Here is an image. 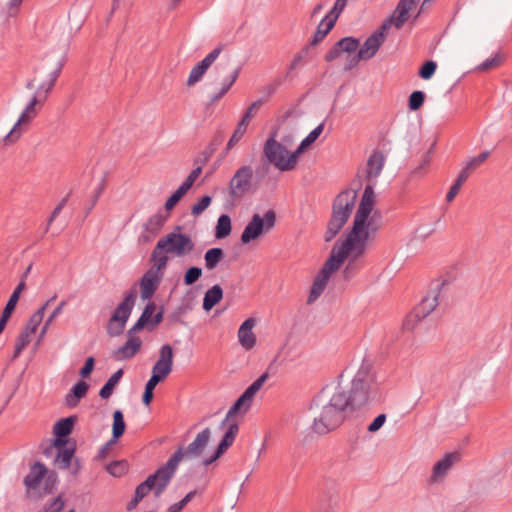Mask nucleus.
Returning a JSON list of instances; mask_svg holds the SVG:
<instances>
[{
  "label": "nucleus",
  "mask_w": 512,
  "mask_h": 512,
  "mask_svg": "<svg viewBox=\"0 0 512 512\" xmlns=\"http://www.w3.org/2000/svg\"><path fill=\"white\" fill-rule=\"evenodd\" d=\"M420 0H399L393 13L382 23L380 28L370 35L363 45L359 48L358 53L353 56L350 64L345 67V70L352 69L359 61L369 60L373 58L378 52L380 46L384 43L386 32L392 26L396 29H401L408 21L410 12H412Z\"/></svg>",
  "instance_id": "1"
},
{
  "label": "nucleus",
  "mask_w": 512,
  "mask_h": 512,
  "mask_svg": "<svg viewBox=\"0 0 512 512\" xmlns=\"http://www.w3.org/2000/svg\"><path fill=\"white\" fill-rule=\"evenodd\" d=\"M380 397L376 374L369 363L363 362L351 381L350 390H345L347 405L353 412L380 400Z\"/></svg>",
  "instance_id": "2"
},
{
  "label": "nucleus",
  "mask_w": 512,
  "mask_h": 512,
  "mask_svg": "<svg viewBox=\"0 0 512 512\" xmlns=\"http://www.w3.org/2000/svg\"><path fill=\"white\" fill-rule=\"evenodd\" d=\"M352 412L347 405L345 389L336 386L327 403L322 406L321 413L313 421L312 429L323 435L339 427L348 414Z\"/></svg>",
  "instance_id": "3"
},
{
  "label": "nucleus",
  "mask_w": 512,
  "mask_h": 512,
  "mask_svg": "<svg viewBox=\"0 0 512 512\" xmlns=\"http://www.w3.org/2000/svg\"><path fill=\"white\" fill-rule=\"evenodd\" d=\"M357 199V191L346 189L340 192L333 201L332 216L324 235L326 242L332 241L349 219Z\"/></svg>",
  "instance_id": "4"
},
{
  "label": "nucleus",
  "mask_w": 512,
  "mask_h": 512,
  "mask_svg": "<svg viewBox=\"0 0 512 512\" xmlns=\"http://www.w3.org/2000/svg\"><path fill=\"white\" fill-rule=\"evenodd\" d=\"M180 452L172 454L168 461L160 466L155 473L149 475L145 481L135 489V496L143 500L152 490L156 497H159L173 478L179 465Z\"/></svg>",
  "instance_id": "5"
},
{
  "label": "nucleus",
  "mask_w": 512,
  "mask_h": 512,
  "mask_svg": "<svg viewBox=\"0 0 512 512\" xmlns=\"http://www.w3.org/2000/svg\"><path fill=\"white\" fill-rule=\"evenodd\" d=\"M374 186L375 183L366 185L354 217L352 229L349 232L350 235L364 243H367L369 233L376 230V228H371V219L369 220V216L376 203Z\"/></svg>",
  "instance_id": "6"
},
{
  "label": "nucleus",
  "mask_w": 512,
  "mask_h": 512,
  "mask_svg": "<svg viewBox=\"0 0 512 512\" xmlns=\"http://www.w3.org/2000/svg\"><path fill=\"white\" fill-rule=\"evenodd\" d=\"M366 250V243L350 235L348 233L346 239L342 242H337L333 247L329 258L325 261L323 267L319 272L326 273L329 278L332 273L339 269L344 260L351 253L353 257H361Z\"/></svg>",
  "instance_id": "7"
},
{
  "label": "nucleus",
  "mask_w": 512,
  "mask_h": 512,
  "mask_svg": "<svg viewBox=\"0 0 512 512\" xmlns=\"http://www.w3.org/2000/svg\"><path fill=\"white\" fill-rule=\"evenodd\" d=\"M44 86L45 84L39 85L36 93L27 103L14 126L5 136L4 141L6 144H12L16 142L21 137L23 132L28 128L31 122L37 117L39 110L45 102V96L42 97V89Z\"/></svg>",
  "instance_id": "8"
},
{
  "label": "nucleus",
  "mask_w": 512,
  "mask_h": 512,
  "mask_svg": "<svg viewBox=\"0 0 512 512\" xmlns=\"http://www.w3.org/2000/svg\"><path fill=\"white\" fill-rule=\"evenodd\" d=\"M195 249V243L192 237L182 232L181 226H176L157 242V251L164 250L166 254L172 257L183 258L188 256Z\"/></svg>",
  "instance_id": "9"
},
{
  "label": "nucleus",
  "mask_w": 512,
  "mask_h": 512,
  "mask_svg": "<svg viewBox=\"0 0 512 512\" xmlns=\"http://www.w3.org/2000/svg\"><path fill=\"white\" fill-rule=\"evenodd\" d=\"M276 132L271 133L263 147V154L269 163L280 171H290L295 168V158H289L287 148L276 140Z\"/></svg>",
  "instance_id": "10"
},
{
  "label": "nucleus",
  "mask_w": 512,
  "mask_h": 512,
  "mask_svg": "<svg viewBox=\"0 0 512 512\" xmlns=\"http://www.w3.org/2000/svg\"><path fill=\"white\" fill-rule=\"evenodd\" d=\"M136 296L135 290L129 291L125 295L123 301L115 308L107 323L106 330L108 335L115 337L123 333L135 304Z\"/></svg>",
  "instance_id": "11"
},
{
  "label": "nucleus",
  "mask_w": 512,
  "mask_h": 512,
  "mask_svg": "<svg viewBox=\"0 0 512 512\" xmlns=\"http://www.w3.org/2000/svg\"><path fill=\"white\" fill-rule=\"evenodd\" d=\"M441 287L442 285L437 283L435 287L431 288V290L422 299V301L406 317V320L404 322L405 329H415L417 322L426 318L431 312L435 310V308L439 304Z\"/></svg>",
  "instance_id": "12"
},
{
  "label": "nucleus",
  "mask_w": 512,
  "mask_h": 512,
  "mask_svg": "<svg viewBox=\"0 0 512 512\" xmlns=\"http://www.w3.org/2000/svg\"><path fill=\"white\" fill-rule=\"evenodd\" d=\"M276 222V214L273 210L267 211L263 217L254 214L241 234V242L248 244L259 238L263 233L271 231Z\"/></svg>",
  "instance_id": "13"
},
{
  "label": "nucleus",
  "mask_w": 512,
  "mask_h": 512,
  "mask_svg": "<svg viewBox=\"0 0 512 512\" xmlns=\"http://www.w3.org/2000/svg\"><path fill=\"white\" fill-rule=\"evenodd\" d=\"M253 170L250 166L240 167L231 178L229 183V194L233 198H241L251 188Z\"/></svg>",
  "instance_id": "14"
},
{
  "label": "nucleus",
  "mask_w": 512,
  "mask_h": 512,
  "mask_svg": "<svg viewBox=\"0 0 512 512\" xmlns=\"http://www.w3.org/2000/svg\"><path fill=\"white\" fill-rule=\"evenodd\" d=\"M211 437V431L209 428H205L197 434L195 439L185 448H179L173 454L180 452L179 462L183 458L198 457L202 454L205 447L207 446Z\"/></svg>",
  "instance_id": "15"
},
{
  "label": "nucleus",
  "mask_w": 512,
  "mask_h": 512,
  "mask_svg": "<svg viewBox=\"0 0 512 512\" xmlns=\"http://www.w3.org/2000/svg\"><path fill=\"white\" fill-rule=\"evenodd\" d=\"M221 51V47L215 48L209 54H207L203 60H201L197 65H195L192 68L186 82L188 87L194 86L203 78L204 74L207 72L209 67L219 57Z\"/></svg>",
  "instance_id": "16"
},
{
  "label": "nucleus",
  "mask_w": 512,
  "mask_h": 512,
  "mask_svg": "<svg viewBox=\"0 0 512 512\" xmlns=\"http://www.w3.org/2000/svg\"><path fill=\"white\" fill-rule=\"evenodd\" d=\"M173 369V349L171 345L164 344L159 350V358L152 368L155 373L166 379Z\"/></svg>",
  "instance_id": "17"
},
{
  "label": "nucleus",
  "mask_w": 512,
  "mask_h": 512,
  "mask_svg": "<svg viewBox=\"0 0 512 512\" xmlns=\"http://www.w3.org/2000/svg\"><path fill=\"white\" fill-rule=\"evenodd\" d=\"M459 460L458 453H448L444 455L442 459L437 461L432 469V474L430 476L431 483H438L442 481L452 468V466Z\"/></svg>",
  "instance_id": "18"
},
{
  "label": "nucleus",
  "mask_w": 512,
  "mask_h": 512,
  "mask_svg": "<svg viewBox=\"0 0 512 512\" xmlns=\"http://www.w3.org/2000/svg\"><path fill=\"white\" fill-rule=\"evenodd\" d=\"M76 416H69L58 420L53 426V433L55 439L53 441L54 446H65L68 443L67 437L72 432Z\"/></svg>",
  "instance_id": "19"
},
{
  "label": "nucleus",
  "mask_w": 512,
  "mask_h": 512,
  "mask_svg": "<svg viewBox=\"0 0 512 512\" xmlns=\"http://www.w3.org/2000/svg\"><path fill=\"white\" fill-rule=\"evenodd\" d=\"M255 325V319L248 318L238 329V341L245 350H251L256 345V335L253 332Z\"/></svg>",
  "instance_id": "20"
},
{
  "label": "nucleus",
  "mask_w": 512,
  "mask_h": 512,
  "mask_svg": "<svg viewBox=\"0 0 512 512\" xmlns=\"http://www.w3.org/2000/svg\"><path fill=\"white\" fill-rule=\"evenodd\" d=\"M385 165V156L380 151H373L367 160L366 178L370 182L375 183Z\"/></svg>",
  "instance_id": "21"
},
{
  "label": "nucleus",
  "mask_w": 512,
  "mask_h": 512,
  "mask_svg": "<svg viewBox=\"0 0 512 512\" xmlns=\"http://www.w3.org/2000/svg\"><path fill=\"white\" fill-rule=\"evenodd\" d=\"M162 277L155 274L154 271H147L140 280L141 298L150 299L157 290Z\"/></svg>",
  "instance_id": "22"
},
{
  "label": "nucleus",
  "mask_w": 512,
  "mask_h": 512,
  "mask_svg": "<svg viewBox=\"0 0 512 512\" xmlns=\"http://www.w3.org/2000/svg\"><path fill=\"white\" fill-rule=\"evenodd\" d=\"M260 104H261L260 101L252 103V105L249 107V109L243 115L241 121L239 122V124H238V126L236 128V130L234 131V133L232 134L231 138L229 139V141L227 143V149L228 150L233 148V146L235 144H237L240 141V139L243 137V135L246 132L248 123L250 122V120L252 118L253 111L255 109H257L260 106Z\"/></svg>",
  "instance_id": "23"
},
{
  "label": "nucleus",
  "mask_w": 512,
  "mask_h": 512,
  "mask_svg": "<svg viewBox=\"0 0 512 512\" xmlns=\"http://www.w3.org/2000/svg\"><path fill=\"white\" fill-rule=\"evenodd\" d=\"M141 339L130 336L126 343L114 351V357L117 360H128L134 357L141 348Z\"/></svg>",
  "instance_id": "24"
},
{
  "label": "nucleus",
  "mask_w": 512,
  "mask_h": 512,
  "mask_svg": "<svg viewBox=\"0 0 512 512\" xmlns=\"http://www.w3.org/2000/svg\"><path fill=\"white\" fill-rule=\"evenodd\" d=\"M47 473V468L41 462H35L31 468L29 473L24 478V485L27 490L36 489L44 476Z\"/></svg>",
  "instance_id": "25"
},
{
  "label": "nucleus",
  "mask_w": 512,
  "mask_h": 512,
  "mask_svg": "<svg viewBox=\"0 0 512 512\" xmlns=\"http://www.w3.org/2000/svg\"><path fill=\"white\" fill-rule=\"evenodd\" d=\"M89 389V385L85 381H79L76 383L70 392L65 396V404L70 408H74L78 405L80 399H82Z\"/></svg>",
  "instance_id": "26"
},
{
  "label": "nucleus",
  "mask_w": 512,
  "mask_h": 512,
  "mask_svg": "<svg viewBox=\"0 0 512 512\" xmlns=\"http://www.w3.org/2000/svg\"><path fill=\"white\" fill-rule=\"evenodd\" d=\"M58 449L57 455L55 457V463L59 469L65 470L71 466L73 455L75 452V445H71L69 447L65 446H55Z\"/></svg>",
  "instance_id": "27"
},
{
  "label": "nucleus",
  "mask_w": 512,
  "mask_h": 512,
  "mask_svg": "<svg viewBox=\"0 0 512 512\" xmlns=\"http://www.w3.org/2000/svg\"><path fill=\"white\" fill-rule=\"evenodd\" d=\"M325 274L326 273H324V272H318V274L314 278L312 287L310 289V294L307 299L308 304L315 302L321 296V294L324 292V290L327 286V283L330 279Z\"/></svg>",
  "instance_id": "28"
},
{
  "label": "nucleus",
  "mask_w": 512,
  "mask_h": 512,
  "mask_svg": "<svg viewBox=\"0 0 512 512\" xmlns=\"http://www.w3.org/2000/svg\"><path fill=\"white\" fill-rule=\"evenodd\" d=\"M169 214L159 211L148 218L144 224V229L152 236H156L165 225Z\"/></svg>",
  "instance_id": "29"
},
{
  "label": "nucleus",
  "mask_w": 512,
  "mask_h": 512,
  "mask_svg": "<svg viewBox=\"0 0 512 512\" xmlns=\"http://www.w3.org/2000/svg\"><path fill=\"white\" fill-rule=\"evenodd\" d=\"M151 261H153V266L149 271H154L155 274L163 277V273L169 261V254H166L164 250L157 251L156 245L151 254Z\"/></svg>",
  "instance_id": "30"
},
{
  "label": "nucleus",
  "mask_w": 512,
  "mask_h": 512,
  "mask_svg": "<svg viewBox=\"0 0 512 512\" xmlns=\"http://www.w3.org/2000/svg\"><path fill=\"white\" fill-rule=\"evenodd\" d=\"M223 297V290L220 285L216 284L209 288L203 298V309L210 311Z\"/></svg>",
  "instance_id": "31"
},
{
  "label": "nucleus",
  "mask_w": 512,
  "mask_h": 512,
  "mask_svg": "<svg viewBox=\"0 0 512 512\" xmlns=\"http://www.w3.org/2000/svg\"><path fill=\"white\" fill-rule=\"evenodd\" d=\"M56 296H53L49 300L46 301L44 305H42L35 313L31 315L28 322L26 323L24 329L28 330L29 332L35 334L38 327L43 321L46 308L50 305L52 301H54Z\"/></svg>",
  "instance_id": "32"
},
{
  "label": "nucleus",
  "mask_w": 512,
  "mask_h": 512,
  "mask_svg": "<svg viewBox=\"0 0 512 512\" xmlns=\"http://www.w3.org/2000/svg\"><path fill=\"white\" fill-rule=\"evenodd\" d=\"M335 23V17L331 19L328 16H325L319 23L317 30L313 35L311 44L316 45L319 42H321L326 37V35L332 30Z\"/></svg>",
  "instance_id": "33"
},
{
  "label": "nucleus",
  "mask_w": 512,
  "mask_h": 512,
  "mask_svg": "<svg viewBox=\"0 0 512 512\" xmlns=\"http://www.w3.org/2000/svg\"><path fill=\"white\" fill-rule=\"evenodd\" d=\"M232 230L231 219L229 215L222 214L218 220L215 229V237L217 239H223L230 235Z\"/></svg>",
  "instance_id": "34"
},
{
  "label": "nucleus",
  "mask_w": 512,
  "mask_h": 512,
  "mask_svg": "<svg viewBox=\"0 0 512 512\" xmlns=\"http://www.w3.org/2000/svg\"><path fill=\"white\" fill-rule=\"evenodd\" d=\"M224 257V252L221 248H211L206 251L204 255L205 267L208 270H213L217 267Z\"/></svg>",
  "instance_id": "35"
},
{
  "label": "nucleus",
  "mask_w": 512,
  "mask_h": 512,
  "mask_svg": "<svg viewBox=\"0 0 512 512\" xmlns=\"http://www.w3.org/2000/svg\"><path fill=\"white\" fill-rule=\"evenodd\" d=\"M33 336H34L33 333H31L28 330L23 328V330L20 332L19 336L17 337L16 343H15V349H14V354H13L14 359L19 357V355L22 353V351L29 345Z\"/></svg>",
  "instance_id": "36"
},
{
  "label": "nucleus",
  "mask_w": 512,
  "mask_h": 512,
  "mask_svg": "<svg viewBox=\"0 0 512 512\" xmlns=\"http://www.w3.org/2000/svg\"><path fill=\"white\" fill-rule=\"evenodd\" d=\"M251 405L252 404L250 402H247L240 395V397L236 400V402L228 410L226 417H225V422L229 421L230 418L233 419V417L239 413H242V414L246 413L250 409Z\"/></svg>",
  "instance_id": "37"
},
{
  "label": "nucleus",
  "mask_w": 512,
  "mask_h": 512,
  "mask_svg": "<svg viewBox=\"0 0 512 512\" xmlns=\"http://www.w3.org/2000/svg\"><path fill=\"white\" fill-rule=\"evenodd\" d=\"M65 305H66V301H62L58 305V307H56L54 309V311L49 315V317L45 321L43 327L41 328V331H40V334L38 336L37 343H36L37 346L40 345V343L42 342V340L45 337V335H46L50 325L52 324L53 320L62 313L63 308L65 307Z\"/></svg>",
  "instance_id": "38"
},
{
  "label": "nucleus",
  "mask_w": 512,
  "mask_h": 512,
  "mask_svg": "<svg viewBox=\"0 0 512 512\" xmlns=\"http://www.w3.org/2000/svg\"><path fill=\"white\" fill-rule=\"evenodd\" d=\"M125 431V422L123 413L120 410H116L113 413V428L112 434L114 439H118L123 435Z\"/></svg>",
  "instance_id": "39"
},
{
  "label": "nucleus",
  "mask_w": 512,
  "mask_h": 512,
  "mask_svg": "<svg viewBox=\"0 0 512 512\" xmlns=\"http://www.w3.org/2000/svg\"><path fill=\"white\" fill-rule=\"evenodd\" d=\"M222 427H227L222 439L228 441L229 443L233 444L236 435L239 431L238 423H236L232 418L229 419V421L225 422V419L221 423Z\"/></svg>",
  "instance_id": "40"
},
{
  "label": "nucleus",
  "mask_w": 512,
  "mask_h": 512,
  "mask_svg": "<svg viewBox=\"0 0 512 512\" xmlns=\"http://www.w3.org/2000/svg\"><path fill=\"white\" fill-rule=\"evenodd\" d=\"M337 44L342 53H354L359 48L360 42L354 37H344L337 41Z\"/></svg>",
  "instance_id": "41"
},
{
  "label": "nucleus",
  "mask_w": 512,
  "mask_h": 512,
  "mask_svg": "<svg viewBox=\"0 0 512 512\" xmlns=\"http://www.w3.org/2000/svg\"><path fill=\"white\" fill-rule=\"evenodd\" d=\"M503 61V57L500 53H495L491 57L487 58L485 61H483L477 69L480 71H488L491 69H494L498 67Z\"/></svg>",
  "instance_id": "42"
},
{
  "label": "nucleus",
  "mask_w": 512,
  "mask_h": 512,
  "mask_svg": "<svg viewBox=\"0 0 512 512\" xmlns=\"http://www.w3.org/2000/svg\"><path fill=\"white\" fill-rule=\"evenodd\" d=\"M202 276V269L197 266H192L188 268L184 274L183 281L187 286L193 285L197 282Z\"/></svg>",
  "instance_id": "43"
},
{
  "label": "nucleus",
  "mask_w": 512,
  "mask_h": 512,
  "mask_svg": "<svg viewBox=\"0 0 512 512\" xmlns=\"http://www.w3.org/2000/svg\"><path fill=\"white\" fill-rule=\"evenodd\" d=\"M425 94L422 91H414L409 96L408 106L412 111L418 110L424 103Z\"/></svg>",
  "instance_id": "44"
},
{
  "label": "nucleus",
  "mask_w": 512,
  "mask_h": 512,
  "mask_svg": "<svg viewBox=\"0 0 512 512\" xmlns=\"http://www.w3.org/2000/svg\"><path fill=\"white\" fill-rule=\"evenodd\" d=\"M188 189L184 187L182 184L179 188L167 199L165 203V209L171 210L179 200L187 193Z\"/></svg>",
  "instance_id": "45"
},
{
  "label": "nucleus",
  "mask_w": 512,
  "mask_h": 512,
  "mask_svg": "<svg viewBox=\"0 0 512 512\" xmlns=\"http://www.w3.org/2000/svg\"><path fill=\"white\" fill-rule=\"evenodd\" d=\"M488 157H489L488 151L481 152L476 157L470 158L466 162L465 167L472 173L475 169H477L480 165H482L487 160Z\"/></svg>",
  "instance_id": "46"
},
{
  "label": "nucleus",
  "mask_w": 512,
  "mask_h": 512,
  "mask_svg": "<svg viewBox=\"0 0 512 512\" xmlns=\"http://www.w3.org/2000/svg\"><path fill=\"white\" fill-rule=\"evenodd\" d=\"M232 444L228 441L221 439L216 452L209 458L203 460V465L208 466L216 461Z\"/></svg>",
  "instance_id": "47"
},
{
  "label": "nucleus",
  "mask_w": 512,
  "mask_h": 512,
  "mask_svg": "<svg viewBox=\"0 0 512 512\" xmlns=\"http://www.w3.org/2000/svg\"><path fill=\"white\" fill-rule=\"evenodd\" d=\"M211 201H212V198L210 196H208V195L203 196L202 198H200L197 201V203H195L192 206L191 213L194 216H199L209 207V205L211 204Z\"/></svg>",
  "instance_id": "48"
},
{
  "label": "nucleus",
  "mask_w": 512,
  "mask_h": 512,
  "mask_svg": "<svg viewBox=\"0 0 512 512\" xmlns=\"http://www.w3.org/2000/svg\"><path fill=\"white\" fill-rule=\"evenodd\" d=\"M436 69L437 63L435 61H426L419 70V76L422 79L428 80L434 75Z\"/></svg>",
  "instance_id": "49"
},
{
  "label": "nucleus",
  "mask_w": 512,
  "mask_h": 512,
  "mask_svg": "<svg viewBox=\"0 0 512 512\" xmlns=\"http://www.w3.org/2000/svg\"><path fill=\"white\" fill-rule=\"evenodd\" d=\"M119 382L115 381L114 378L109 377L107 382L103 385V387L99 391V396L102 399H108L113 393L114 388Z\"/></svg>",
  "instance_id": "50"
},
{
  "label": "nucleus",
  "mask_w": 512,
  "mask_h": 512,
  "mask_svg": "<svg viewBox=\"0 0 512 512\" xmlns=\"http://www.w3.org/2000/svg\"><path fill=\"white\" fill-rule=\"evenodd\" d=\"M240 70H241V68L237 67L229 77L224 79V81L222 83V87L220 89V91L223 92L224 95L230 90V88L236 82V80L239 76Z\"/></svg>",
  "instance_id": "51"
},
{
  "label": "nucleus",
  "mask_w": 512,
  "mask_h": 512,
  "mask_svg": "<svg viewBox=\"0 0 512 512\" xmlns=\"http://www.w3.org/2000/svg\"><path fill=\"white\" fill-rule=\"evenodd\" d=\"M324 129V123H320L317 127H315L302 141L304 145L308 147L312 145L318 137L321 135Z\"/></svg>",
  "instance_id": "52"
},
{
  "label": "nucleus",
  "mask_w": 512,
  "mask_h": 512,
  "mask_svg": "<svg viewBox=\"0 0 512 512\" xmlns=\"http://www.w3.org/2000/svg\"><path fill=\"white\" fill-rule=\"evenodd\" d=\"M107 471L115 477L122 476L126 471V465L123 462L115 461L107 466Z\"/></svg>",
  "instance_id": "53"
},
{
  "label": "nucleus",
  "mask_w": 512,
  "mask_h": 512,
  "mask_svg": "<svg viewBox=\"0 0 512 512\" xmlns=\"http://www.w3.org/2000/svg\"><path fill=\"white\" fill-rule=\"evenodd\" d=\"M347 1L348 0H336L335 3H334L333 8L331 9V11L326 16H328L331 19L333 17H335V21H337L339 15L341 14V12L346 7Z\"/></svg>",
  "instance_id": "54"
},
{
  "label": "nucleus",
  "mask_w": 512,
  "mask_h": 512,
  "mask_svg": "<svg viewBox=\"0 0 512 512\" xmlns=\"http://www.w3.org/2000/svg\"><path fill=\"white\" fill-rule=\"evenodd\" d=\"M66 203H67V197L63 198L59 202V204L54 208L51 216L48 218L47 225H46V228H45V232H47L49 230L52 222L56 219V217L59 216V214L61 213V211L65 207Z\"/></svg>",
  "instance_id": "55"
},
{
  "label": "nucleus",
  "mask_w": 512,
  "mask_h": 512,
  "mask_svg": "<svg viewBox=\"0 0 512 512\" xmlns=\"http://www.w3.org/2000/svg\"><path fill=\"white\" fill-rule=\"evenodd\" d=\"M65 64V56H62V58L57 62V65L53 71H51L48 75V80L52 84H55L58 77L61 74L62 68Z\"/></svg>",
  "instance_id": "56"
},
{
  "label": "nucleus",
  "mask_w": 512,
  "mask_h": 512,
  "mask_svg": "<svg viewBox=\"0 0 512 512\" xmlns=\"http://www.w3.org/2000/svg\"><path fill=\"white\" fill-rule=\"evenodd\" d=\"M348 257H349V262L346 265L345 270H344V274L347 278L351 277L353 275V273L358 269V263H357L358 258L353 257V255L351 253L348 254Z\"/></svg>",
  "instance_id": "57"
},
{
  "label": "nucleus",
  "mask_w": 512,
  "mask_h": 512,
  "mask_svg": "<svg viewBox=\"0 0 512 512\" xmlns=\"http://www.w3.org/2000/svg\"><path fill=\"white\" fill-rule=\"evenodd\" d=\"M201 172H202L201 167H196L195 169H193L190 172V174L188 175V177L185 179V181L182 183V185L189 190L192 187V185L194 184L195 180L199 177Z\"/></svg>",
  "instance_id": "58"
},
{
  "label": "nucleus",
  "mask_w": 512,
  "mask_h": 512,
  "mask_svg": "<svg viewBox=\"0 0 512 512\" xmlns=\"http://www.w3.org/2000/svg\"><path fill=\"white\" fill-rule=\"evenodd\" d=\"M65 502L59 496L54 498L51 503L46 507V512H61L64 508Z\"/></svg>",
  "instance_id": "59"
},
{
  "label": "nucleus",
  "mask_w": 512,
  "mask_h": 512,
  "mask_svg": "<svg viewBox=\"0 0 512 512\" xmlns=\"http://www.w3.org/2000/svg\"><path fill=\"white\" fill-rule=\"evenodd\" d=\"M386 421V415L380 414L378 415L368 426L369 432H376L378 431L385 423Z\"/></svg>",
  "instance_id": "60"
},
{
  "label": "nucleus",
  "mask_w": 512,
  "mask_h": 512,
  "mask_svg": "<svg viewBox=\"0 0 512 512\" xmlns=\"http://www.w3.org/2000/svg\"><path fill=\"white\" fill-rule=\"evenodd\" d=\"M95 360L93 357H88L84 363V366L80 370V376L82 378L88 377L94 369Z\"/></svg>",
  "instance_id": "61"
},
{
  "label": "nucleus",
  "mask_w": 512,
  "mask_h": 512,
  "mask_svg": "<svg viewBox=\"0 0 512 512\" xmlns=\"http://www.w3.org/2000/svg\"><path fill=\"white\" fill-rule=\"evenodd\" d=\"M341 53H342V51L338 47V44L336 42L335 45L326 53L325 60L327 62H331V61L335 60L337 57H339L341 55Z\"/></svg>",
  "instance_id": "62"
},
{
  "label": "nucleus",
  "mask_w": 512,
  "mask_h": 512,
  "mask_svg": "<svg viewBox=\"0 0 512 512\" xmlns=\"http://www.w3.org/2000/svg\"><path fill=\"white\" fill-rule=\"evenodd\" d=\"M268 374L267 373H263L259 378H257L252 384H250L249 386L254 390V392H258L262 386L264 385V383L267 381L268 379Z\"/></svg>",
  "instance_id": "63"
},
{
  "label": "nucleus",
  "mask_w": 512,
  "mask_h": 512,
  "mask_svg": "<svg viewBox=\"0 0 512 512\" xmlns=\"http://www.w3.org/2000/svg\"><path fill=\"white\" fill-rule=\"evenodd\" d=\"M268 374L267 373H263L259 378H257L252 384H250L249 386L254 390V392H258L262 386L264 385V383L267 381L268 379Z\"/></svg>",
  "instance_id": "64"
}]
</instances>
